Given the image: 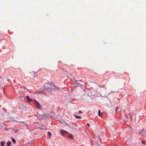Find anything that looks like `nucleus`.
Listing matches in <instances>:
<instances>
[{"label":"nucleus","mask_w":146,"mask_h":146,"mask_svg":"<svg viewBox=\"0 0 146 146\" xmlns=\"http://www.w3.org/2000/svg\"><path fill=\"white\" fill-rule=\"evenodd\" d=\"M52 90H58L59 88V87L54 86L53 84L52 83H46L44 84L43 90L41 92H37V94L38 93L41 94L42 92L47 93L49 90L51 91Z\"/></svg>","instance_id":"1"},{"label":"nucleus","mask_w":146,"mask_h":146,"mask_svg":"<svg viewBox=\"0 0 146 146\" xmlns=\"http://www.w3.org/2000/svg\"><path fill=\"white\" fill-rule=\"evenodd\" d=\"M4 112L3 110L0 108V118L3 117V116Z\"/></svg>","instance_id":"2"},{"label":"nucleus","mask_w":146,"mask_h":146,"mask_svg":"<svg viewBox=\"0 0 146 146\" xmlns=\"http://www.w3.org/2000/svg\"><path fill=\"white\" fill-rule=\"evenodd\" d=\"M27 126V129H28L29 130V128H28V127H27V124H25Z\"/></svg>","instance_id":"19"},{"label":"nucleus","mask_w":146,"mask_h":146,"mask_svg":"<svg viewBox=\"0 0 146 146\" xmlns=\"http://www.w3.org/2000/svg\"><path fill=\"white\" fill-rule=\"evenodd\" d=\"M34 100L35 101L36 103V101L35 100Z\"/></svg>","instance_id":"22"},{"label":"nucleus","mask_w":146,"mask_h":146,"mask_svg":"<svg viewBox=\"0 0 146 146\" xmlns=\"http://www.w3.org/2000/svg\"><path fill=\"white\" fill-rule=\"evenodd\" d=\"M87 125L88 126H90V124L89 123H87Z\"/></svg>","instance_id":"16"},{"label":"nucleus","mask_w":146,"mask_h":146,"mask_svg":"<svg viewBox=\"0 0 146 146\" xmlns=\"http://www.w3.org/2000/svg\"><path fill=\"white\" fill-rule=\"evenodd\" d=\"M2 81L1 78V77H0V82Z\"/></svg>","instance_id":"17"},{"label":"nucleus","mask_w":146,"mask_h":146,"mask_svg":"<svg viewBox=\"0 0 146 146\" xmlns=\"http://www.w3.org/2000/svg\"><path fill=\"white\" fill-rule=\"evenodd\" d=\"M5 145L4 142L3 141H2L1 142V146H4Z\"/></svg>","instance_id":"10"},{"label":"nucleus","mask_w":146,"mask_h":146,"mask_svg":"<svg viewBox=\"0 0 146 146\" xmlns=\"http://www.w3.org/2000/svg\"><path fill=\"white\" fill-rule=\"evenodd\" d=\"M48 136H49V137H50L51 136V132L50 131H48Z\"/></svg>","instance_id":"11"},{"label":"nucleus","mask_w":146,"mask_h":146,"mask_svg":"<svg viewBox=\"0 0 146 146\" xmlns=\"http://www.w3.org/2000/svg\"><path fill=\"white\" fill-rule=\"evenodd\" d=\"M11 142H10L9 141H8L7 142V146H10L11 144Z\"/></svg>","instance_id":"9"},{"label":"nucleus","mask_w":146,"mask_h":146,"mask_svg":"<svg viewBox=\"0 0 146 146\" xmlns=\"http://www.w3.org/2000/svg\"><path fill=\"white\" fill-rule=\"evenodd\" d=\"M35 76H35V75H34V77H35Z\"/></svg>","instance_id":"26"},{"label":"nucleus","mask_w":146,"mask_h":146,"mask_svg":"<svg viewBox=\"0 0 146 146\" xmlns=\"http://www.w3.org/2000/svg\"><path fill=\"white\" fill-rule=\"evenodd\" d=\"M142 133L143 134H145L146 133V129H143Z\"/></svg>","instance_id":"8"},{"label":"nucleus","mask_w":146,"mask_h":146,"mask_svg":"<svg viewBox=\"0 0 146 146\" xmlns=\"http://www.w3.org/2000/svg\"><path fill=\"white\" fill-rule=\"evenodd\" d=\"M75 117L76 118L78 119H80L81 118L80 116L77 115H75Z\"/></svg>","instance_id":"7"},{"label":"nucleus","mask_w":146,"mask_h":146,"mask_svg":"<svg viewBox=\"0 0 146 146\" xmlns=\"http://www.w3.org/2000/svg\"><path fill=\"white\" fill-rule=\"evenodd\" d=\"M45 116V115L44 114L40 116L41 117H42L43 118Z\"/></svg>","instance_id":"15"},{"label":"nucleus","mask_w":146,"mask_h":146,"mask_svg":"<svg viewBox=\"0 0 146 146\" xmlns=\"http://www.w3.org/2000/svg\"><path fill=\"white\" fill-rule=\"evenodd\" d=\"M22 123H23L24 124H25L24 123V122H22Z\"/></svg>","instance_id":"25"},{"label":"nucleus","mask_w":146,"mask_h":146,"mask_svg":"<svg viewBox=\"0 0 146 146\" xmlns=\"http://www.w3.org/2000/svg\"><path fill=\"white\" fill-rule=\"evenodd\" d=\"M79 113H82V111L80 110L79 111Z\"/></svg>","instance_id":"20"},{"label":"nucleus","mask_w":146,"mask_h":146,"mask_svg":"<svg viewBox=\"0 0 146 146\" xmlns=\"http://www.w3.org/2000/svg\"><path fill=\"white\" fill-rule=\"evenodd\" d=\"M118 108V107H117V108L116 109V110H115V111H117V109Z\"/></svg>","instance_id":"21"},{"label":"nucleus","mask_w":146,"mask_h":146,"mask_svg":"<svg viewBox=\"0 0 146 146\" xmlns=\"http://www.w3.org/2000/svg\"><path fill=\"white\" fill-rule=\"evenodd\" d=\"M27 90H29L28 89H27Z\"/></svg>","instance_id":"28"},{"label":"nucleus","mask_w":146,"mask_h":146,"mask_svg":"<svg viewBox=\"0 0 146 146\" xmlns=\"http://www.w3.org/2000/svg\"><path fill=\"white\" fill-rule=\"evenodd\" d=\"M2 88V91H3V94H5V88L3 87Z\"/></svg>","instance_id":"14"},{"label":"nucleus","mask_w":146,"mask_h":146,"mask_svg":"<svg viewBox=\"0 0 146 146\" xmlns=\"http://www.w3.org/2000/svg\"><path fill=\"white\" fill-rule=\"evenodd\" d=\"M60 133L61 135H64V134L68 133V132L65 130H61L60 131Z\"/></svg>","instance_id":"3"},{"label":"nucleus","mask_w":146,"mask_h":146,"mask_svg":"<svg viewBox=\"0 0 146 146\" xmlns=\"http://www.w3.org/2000/svg\"><path fill=\"white\" fill-rule=\"evenodd\" d=\"M142 143L143 144H144V143H145V142H144V141H142Z\"/></svg>","instance_id":"18"},{"label":"nucleus","mask_w":146,"mask_h":146,"mask_svg":"<svg viewBox=\"0 0 146 146\" xmlns=\"http://www.w3.org/2000/svg\"><path fill=\"white\" fill-rule=\"evenodd\" d=\"M26 98L28 102H30L31 101L33 100V99H31L28 96H26Z\"/></svg>","instance_id":"5"},{"label":"nucleus","mask_w":146,"mask_h":146,"mask_svg":"<svg viewBox=\"0 0 146 146\" xmlns=\"http://www.w3.org/2000/svg\"><path fill=\"white\" fill-rule=\"evenodd\" d=\"M59 90H60V88H59Z\"/></svg>","instance_id":"27"},{"label":"nucleus","mask_w":146,"mask_h":146,"mask_svg":"<svg viewBox=\"0 0 146 146\" xmlns=\"http://www.w3.org/2000/svg\"><path fill=\"white\" fill-rule=\"evenodd\" d=\"M98 115L99 116H101V114L100 113V110H98Z\"/></svg>","instance_id":"12"},{"label":"nucleus","mask_w":146,"mask_h":146,"mask_svg":"<svg viewBox=\"0 0 146 146\" xmlns=\"http://www.w3.org/2000/svg\"><path fill=\"white\" fill-rule=\"evenodd\" d=\"M26 89V87L25 88V89Z\"/></svg>","instance_id":"29"},{"label":"nucleus","mask_w":146,"mask_h":146,"mask_svg":"<svg viewBox=\"0 0 146 146\" xmlns=\"http://www.w3.org/2000/svg\"><path fill=\"white\" fill-rule=\"evenodd\" d=\"M111 146H115L114 145H112Z\"/></svg>","instance_id":"24"},{"label":"nucleus","mask_w":146,"mask_h":146,"mask_svg":"<svg viewBox=\"0 0 146 146\" xmlns=\"http://www.w3.org/2000/svg\"><path fill=\"white\" fill-rule=\"evenodd\" d=\"M68 137L70 139H72L74 138V137L72 135L70 134H68Z\"/></svg>","instance_id":"6"},{"label":"nucleus","mask_w":146,"mask_h":146,"mask_svg":"<svg viewBox=\"0 0 146 146\" xmlns=\"http://www.w3.org/2000/svg\"><path fill=\"white\" fill-rule=\"evenodd\" d=\"M15 130V132H17V130Z\"/></svg>","instance_id":"23"},{"label":"nucleus","mask_w":146,"mask_h":146,"mask_svg":"<svg viewBox=\"0 0 146 146\" xmlns=\"http://www.w3.org/2000/svg\"><path fill=\"white\" fill-rule=\"evenodd\" d=\"M12 140L14 143H16V141L14 138H12Z\"/></svg>","instance_id":"13"},{"label":"nucleus","mask_w":146,"mask_h":146,"mask_svg":"<svg viewBox=\"0 0 146 146\" xmlns=\"http://www.w3.org/2000/svg\"><path fill=\"white\" fill-rule=\"evenodd\" d=\"M37 109L40 110H42V107L39 104L38 102L37 101Z\"/></svg>","instance_id":"4"}]
</instances>
